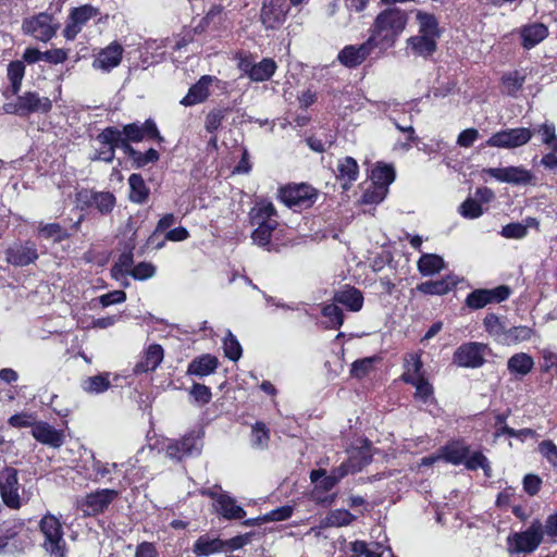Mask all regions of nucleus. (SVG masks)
Returning a JSON list of instances; mask_svg holds the SVG:
<instances>
[{
	"mask_svg": "<svg viewBox=\"0 0 557 557\" xmlns=\"http://www.w3.org/2000/svg\"><path fill=\"white\" fill-rule=\"evenodd\" d=\"M407 22L406 11L388 7L376 15L370 28L369 39L381 50L392 48L404 32Z\"/></svg>",
	"mask_w": 557,
	"mask_h": 557,
	"instance_id": "nucleus-1",
	"label": "nucleus"
},
{
	"mask_svg": "<svg viewBox=\"0 0 557 557\" xmlns=\"http://www.w3.org/2000/svg\"><path fill=\"white\" fill-rule=\"evenodd\" d=\"M544 529L540 520H534L523 532H515L507 537V550L510 555L531 553L543 541Z\"/></svg>",
	"mask_w": 557,
	"mask_h": 557,
	"instance_id": "nucleus-2",
	"label": "nucleus"
},
{
	"mask_svg": "<svg viewBox=\"0 0 557 557\" xmlns=\"http://www.w3.org/2000/svg\"><path fill=\"white\" fill-rule=\"evenodd\" d=\"M52 109V102L48 97H40L34 91H26L18 96L14 102L7 103V113L26 116L32 113H48Z\"/></svg>",
	"mask_w": 557,
	"mask_h": 557,
	"instance_id": "nucleus-3",
	"label": "nucleus"
},
{
	"mask_svg": "<svg viewBox=\"0 0 557 557\" xmlns=\"http://www.w3.org/2000/svg\"><path fill=\"white\" fill-rule=\"evenodd\" d=\"M40 531L45 536L44 547L54 557H64L62 525L52 515H46L40 521Z\"/></svg>",
	"mask_w": 557,
	"mask_h": 557,
	"instance_id": "nucleus-4",
	"label": "nucleus"
},
{
	"mask_svg": "<svg viewBox=\"0 0 557 557\" xmlns=\"http://www.w3.org/2000/svg\"><path fill=\"white\" fill-rule=\"evenodd\" d=\"M317 190L307 184L286 186L281 188L280 197L289 208L307 209L311 207L317 199Z\"/></svg>",
	"mask_w": 557,
	"mask_h": 557,
	"instance_id": "nucleus-5",
	"label": "nucleus"
},
{
	"mask_svg": "<svg viewBox=\"0 0 557 557\" xmlns=\"http://www.w3.org/2000/svg\"><path fill=\"white\" fill-rule=\"evenodd\" d=\"M533 131L527 127L508 128L493 134L485 143L487 147L513 149L530 141Z\"/></svg>",
	"mask_w": 557,
	"mask_h": 557,
	"instance_id": "nucleus-6",
	"label": "nucleus"
},
{
	"mask_svg": "<svg viewBox=\"0 0 557 557\" xmlns=\"http://www.w3.org/2000/svg\"><path fill=\"white\" fill-rule=\"evenodd\" d=\"M17 470L7 467L0 471V495L3 503L12 508L18 509L22 505L20 494Z\"/></svg>",
	"mask_w": 557,
	"mask_h": 557,
	"instance_id": "nucleus-7",
	"label": "nucleus"
},
{
	"mask_svg": "<svg viewBox=\"0 0 557 557\" xmlns=\"http://www.w3.org/2000/svg\"><path fill=\"white\" fill-rule=\"evenodd\" d=\"M486 345L476 342L462 344L454 352V363L462 368H480L484 364Z\"/></svg>",
	"mask_w": 557,
	"mask_h": 557,
	"instance_id": "nucleus-8",
	"label": "nucleus"
},
{
	"mask_svg": "<svg viewBox=\"0 0 557 557\" xmlns=\"http://www.w3.org/2000/svg\"><path fill=\"white\" fill-rule=\"evenodd\" d=\"M117 494L119 493L115 490L109 488L96 491L95 493H90L78 500V508L85 516H96L103 512Z\"/></svg>",
	"mask_w": 557,
	"mask_h": 557,
	"instance_id": "nucleus-9",
	"label": "nucleus"
},
{
	"mask_svg": "<svg viewBox=\"0 0 557 557\" xmlns=\"http://www.w3.org/2000/svg\"><path fill=\"white\" fill-rule=\"evenodd\" d=\"M22 29L25 34L32 35L40 41L50 40L57 32V27L52 23V16L47 13H39L36 16L26 18L23 22Z\"/></svg>",
	"mask_w": 557,
	"mask_h": 557,
	"instance_id": "nucleus-10",
	"label": "nucleus"
},
{
	"mask_svg": "<svg viewBox=\"0 0 557 557\" xmlns=\"http://www.w3.org/2000/svg\"><path fill=\"white\" fill-rule=\"evenodd\" d=\"M287 13L285 0H263L260 21L267 29H277L285 22Z\"/></svg>",
	"mask_w": 557,
	"mask_h": 557,
	"instance_id": "nucleus-11",
	"label": "nucleus"
},
{
	"mask_svg": "<svg viewBox=\"0 0 557 557\" xmlns=\"http://www.w3.org/2000/svg\"><path fill=\"white\" fill-rule=\"evenodd\" d=\"M510 296V288L500 285L492 289H475L466 299V305L474 310L481 309L488 304L502 302Z\"/></svg>",
	"mask_w": 557,
	"mask_h": 557,
	"instance_id": "nucleus-12",
	"label": "nucleus"
},
{
	"mask_svg": "<svg viewBox=\"0 0 557 557\" xmlns=\"http://www.w3.org/2000/svg\"><path fill=\"white\" fill-rule=\"evenodd\" d=\"M201 440L194 433L185 435L182 440L174 441L166 446V456L176 461L186 457L199 455L201 451Z\"/></svg>",
	"mask_w": 557,
	"mask_h": 557,
	"instance_id": "nucleus-13",
	"label": "nucleus"
},
{
	"mask_svg": "<svg viewBox=\"0 0 557 557\" xmlns=\"http://www.w3.org/2000/svg\"><path fill=\"white\" fill-rule=\"evenodd\" d=\"M491 177L513 185L533 184L534 175L523 166L490 168L484 170Z\"/></svg>",
	"mask_w": 557,
	"mask_h": 557,
	"instance_id": "nucleus-14",
	"label": "nucleus"
},
{
	"mask_svg": "<svg viewBox=\"0 0 557 557\" xmlns=\"http://www.w3.org/2000/svg\"><path fill=\"white\" fill-rule=\"evenodd\" d=\"M23 530L21 521L3 522L0 529V553L14 554L23 549L20 533Z\"/></svg>",
	"mask_w": 557,
	"mask_h": 557,
	"instance_id": "nucleus-15",
	"label": "nucleus"
},
{
	"mask_svg": "<svg viewBox=\"0 0 557 557\" xmlns=\"http://www.w3.org/2000/svg\"><path fill=\"white\" fill-rule=\"evenodd\" d=\"M38 259L36 245L33 242L14 245L7 249L5 260L15 267H25Z\"/></svg>",
	"mask_w": 557,
	"mask_h": 557,
	"instance_id": "nucleus-16",
	"label": "nucleus"
},
{
	"mask_svg": "<svg viewBox=\"0 0 557 557\" xmlns=\"http://www.w3.org/2000/svg\"><path fill=\"white\" fill-rule=\"evenodd\" d=\"M376 46L368 40L359 46H346L338 53V61L347 67H356L361 64Z\"/></svg>",
	"mask_w": 557,
	"mask_h": 557,
	"instance_id": "nucleus-17",
	"label": "nucleus"
},
{
	"mask_svg": "<svg viewBox=\"0 0 557 557\" xmlns=\"http://www.w3.org/2000/svg\"><path fill=\"white\" fill-rule=\"evenodd\" d=\"M215 500L216 511L228 520L243 519L246 511L243 507L236 504V500L227 494H214L212 492H203Z\"/></svg>",
	"mask_w": 557,
	"mask_h": 557,
	"instance_id": "nucleus-18",
	"label": "nucleus"
},
{
	"mask_svg": "<svg viewBox=\"0 0 557 557\" xmlns=\"http://www.w3.org/2000/svg\"><path fill=\"white\" fill-rule=\"evenodd\" d=\"M122 53V46L117 42H112L98 53L92 62V66L109 72L121 63Z\"/></svg>",
	"mask_w": 557,
	"mask_h": 557,
	"instance_id": "nucleus-19",
	"label": "nucleus"
},
{
	"mask_svg": "<svg viewBox=\"0 0 557 557\" xmlns=\"http://www.w3.org/2000/svg\"><path fill=\"white\" fill-rule=\"evenodd\" d=\"M32 435L36 441L52 448H59L64 443L63 432L54 429L47 422L35 423L33 425Z\"/></svg>",
	"mask_w": 557,
	"mask_h": 557,
	"instance_id": "nucleus-20",
	"label": "nucleus"
},
{
	"mask_svg": "<svg viewBox=\"0 0 557 557\" xmlns=\"http://www.w3.org/2000/svg\"><path fill=\"white\" fill-rule=\"evenodd\" d=\"M521 45L524 49L530 50L541 44L549 35L548 27L543 23H531L523 25L519 29Z\"/></svg>",
	"mask_w": 557,
	"mask_h": 557,
	"instance_id": "nucleus-21",
	"label": "nucleus"
},
{
	"mask_svg": "<svg viewBox=\"0 0 557 557\" xmlns=\"http://www.w3.org/2000/svg\"><path fill=\"white\" fill-rule=\"evenodd\" d=\"M163 357L164 350L161 345L152 344L148 346L143 359L136 363L134 372L138 374L154 371L162 362Z\"/></svg>",
	"mask_w": 557,
	"mask_h": 557,
	"instance_id": "nucleus-22",
	"label": "nucleus"
},
{
	"mask_svg": "<svg viewBox=\"0 0 557 557\" xmlns=\"http://www.w3.org/2000/svg\"><path fill=\"white\" fill-rule=\"evenodd\" d=\"M212 82V76H201L200 79L189 88L187 95L181 100V104L190 107L203 102L209 96V87Z\"/></svg>",
	"mask_w": 557,
	"mask_h": 557,
	"instance_id": "nucleus-23",
	"label": "nucleus"
},
{
	"mask_svg": "<svg viewBox=\"0 0 557 557\" xmlns=\"http://www.w3.org/2000/svg\"><path fill=\"white\" fill-rule=\"evenodd\" d=\"M97 140L100 144H113L115 148H121L131 159L136 154L137 150H135L129 145V139L123 136V133L115 127H107L104 128L98 136Z\"/></svg>",
	"mask_w": 557,
	"mask_h": 557,
	"instance_id": "nucleus-24",
	"label": "nucleus"
},
{
	"mask_svg": "<svg viewBox=\"0 0 557 557\" xmlns=\"http://www.w3.org/2000/svg\"><path fill=\"white\" fill-rule=\"evenodd\" d=\"M250 220L252 225H264L270 222H277V212L272 202L267 200L258 201L250 210Z\"/></svg>",
	"mask_w": 557,
	"mask_h": 557,
	"instance_id": "nucleus-25",
	"label": "nucleus"
},
{
	"mask_svg": "<svg viewBox=\"0 0 557 557\" xmlns=\"http://www.w3.org/2000/svg\"><path fill=\"white\" fill-rule=\"evenodd\" d=\"M437 38L426 35H416L407 39V47L419 57L428 58L432 55L436 48Z\"/></svg>",
	"mask_w": 557,
	"mask_h": 557,
	"instance_id": "nucleus-26",
	"label": "nucleus"
},
{
	"mask_svg": "<svg viewBox=\"0 0 557 557\" xmlns=\"http://www.w3.org/2000/svg\"><path fill=\"white\" fill-rule=\"evenodd\" d=\"M81 199H86V201L97 208L101 213L106 214L112 211L115 206V197L113 194L108 191L101 193H91L88 190L81 191L78 194Z\"/></svg>",
	"mask_w": 557,
	"mask_h": 557,
	"instance_id": "nucleus-27",
	"label": "nucleus"
},
{
	"mask_svg": "<svg viewBox=\"0 0 557 557\" xmlns=\"http://www.w3.org/2000/svg\"><path fill=\"white\" fill-rule=\"evenodd\" d=\"M218 366H219L218 358L210 354H206L198 358H195L188 364L187 374L196 375L199 377L207 376V375L214 373Z\"/></svg>",
	"mask_w": 557,
	"mask_h": 557,
	"instance_id": "nucleus-28",
	"label": "nucleus"
},
{
	"mask_svg": "<svg viewBox=\"0 0 557 557\" xmlns=\"http://www.w3.org/2000/svg\"><path fill=\"white\" fill-rule=\"evenodd\" d=\"M334 301L347 307L350 311L357 312L363 306L362 293L355 288L346 286L334 294Z\"/></svg>",
	"mask_w": 557,
	"mask_h": 557,
	"instance_id": "nucleus-29",
	"label": "nucleus"
},
{
	"mask_svg": "<svg viewBox=\"0 0 557 557\" xmlns=\"http://www.w3.org/2000/svg\"><path fill=\"white\" fill-rule=\"evenodd\" d=\"M359 166L357 161L351 157H345L337 163L336 177L343 182V188H349L350 184L357 181Z\"/></svg>",
	"mask_w": 557,
	"mask_h": 557,
	"instance_id": "nucleus-30",
	"label": "nucleus"
},
{
	"mask_svg": "<svg viewBox=\"0 0 557 557\" xmlns=\"http://www.w3.org/2000/svg\"><path fill=\"white\" fill-rule=\"evenodd\" d=\"M527 70H513L504 73L500 78L503 90L509 96H516L519 92L527 79Z\"/></svg>",
	"mask_w": 557,
	"mask_h": 557,
	"instance_id": "nucleus-31",
	"label": "nucleus"
},
{
	"mask_svg": "<svg viewBox=\"0 0 557 557\" xmlns=\"http://www.w3.org/2000/svg\"><path fill=\"white\" fill-rule=\"evenodd\" d=\"M534 367L533 358L525 352H518L511 356L507 361V369L510 373L524 376L529 374Z\"/></svg>",
	"mask_w": 557,
	"mask_h": 557,
	"instance_id": "nucleus-32",
	"label": "nucleus"
},
{
	"mask_svg": "<svg viewBox=\"0 0 557 557\" xmlns=\"http://www.w3.org/2000/svg\"><path fill=\"white\" fill-rule=\"evenodd\" d=\"M81 386L87 394H101L111 386L110 373L104 372L92 376L85 377Z\"/></svg>",
	"mask_w": 557,
	"mask_h": 557,
	"instance_id": "nucleus-33",
	"label": "nucleus"
},
{
	"mask_svg": "<svg viewBox=\"0 0 557 557\" xmlns=\"http://www.w3.org/2000/svg\"><path fill=\"white\" fill-rule=\"evenodd\" d=\"M469 455V447L462 443H453L442 448L441 458L453 465L465 463L466 458Z\"/></svg>",
	"mask_w": 557,
	"mask_h": 557,
	"instance_id": "nucleus-34",
	"label": "nucleus"
},
{
	"mask_svg": "<svg viewBox=\"0 0 557 557\" xmlns=\"http://www.w3.org/2000/svg\"><path fill=\"white\" fill-rule=\"evenodd\" d=\"M457 282L451 277L436 281H426L417 286V289L426 295H444L447 294Z\"/></svg>",
	"mask_w": 557,
	"mask_h": 557,
	"instance_id": "nucleus-35",
	"label": "nucleus"
},
{
	"mask_svg": "<svg viewBox=\"0 0 557 557\" xmlns=\"http://www.w3.org/2000/svg\"><path fill=\"white\" fill-rule=\"evenodd\" d=\"M276 67V63L273 59H262L250 69V79L253 82L268 81L274 75Z\"/></svg>",
	"mask_w": 557,
	"mask_h": 557,
	"instance_id": "nucleus-36",
	"label": "nucleus"
},
{
	"mask_svg": "<svg viewBox=\"0 0 557 557\" xmlns=\"http://www.w3.org/2000/svg\"><path fill=\"white\" fill-rule=\"evenodd\" d=\"M129 184V199L136 203H143L148 199L149 188L146 186V183L140 174L133 173L128 177Z\"/></svg>",
	"mask_w": 557,
	"mask_h": 557,
	"instance_id": "nucleus-37",
	"label": "nucleus"
},
{
	"mask_svg": "<svg viewBox=\"0 0 557 557\" xmlns=\"http://www.w3.org/2000/svg\"><path fill=\"white\" fill-rule=\"evenodd\" d=\"M405 372L401 375V380L406 383L413 382L417 379L422 377V361L419 354H409L405 358Z\"/></svg>",
	"mask_w": 557,
	"mask_h": 557,
	"instance_id": "nucleus-38",
	"label": "nucleus"
},
{
	"mask_svg": "<svg viewBox=\"0 0 557 557\" xmlns=\"http://www.w3.org/2000/svg\"><path fill=\"white\" fill-rule=\"evenodd\" d=\"M417 21L419 24V34L440 38V29L436 17L433 14L418 11Z\"/></svg>",
	"mask_w": 557,
	"mask_h": 557,
	"instance_id": "nucleus-39",
	"label": "nucleus"
},
{
	"mask_svg": "<svg viewBox=\"0 0 557 557\" xmlns=\"http://www.w3.org/2000/svg\"><path fill=\"white\" fill-rule=\"evenodd\" d=\"M7 75L11 84L10 90L12 95H17L21 90L22 81L25 75L24 62L20 60L10 62L7 70Z\"/></svg>",
	"mask_w": 557,
	"mask_h": 557,
	"instance_id": "nucleus-40",
	"label": "nucleus"
},
{
	"mask_svg": "<svg viewBox=\"0 0 557 557\" xmlns=\"http://www.w3.org/2000/svg\"><path fill=\"white\" fill-rule=\"evenodd\" d=\"M444 268L442 257L432 253L423 255L418 261V269L424 276L433 275Z\"/></svg>",
	"mask_w": 557,
	"mask_h": 557,
	"instance_id": "nucleus-41",
	"label": "nucleus"
},
{
	"mask_svg": "<svg viewBox=\"0 0 557 557\" xmlns=\"http://www.w3.org/2000/svg\"><path fill=\"white\" fill-rule=\"evenodd\" d=\"M369 462H370L369 458H363V462H359V461H357L356 456H350V458L347 461L342 462L341 466H338L337 468H334L331 471V474L334 476V479H336L337 482H339L342 479H344L349 473H355V472L360 471L362 469V467Z\"/></svg>",
	"mask_w": 557,
	"mask_h": 557,
	"instance_id": "nucleus-42",
	"label": "nucleus"
},
{
	"mask_svg": "<svg viewBox=\"0 0 557 557\" xmlns=\"http://www.w3.org/2000/svg\"><path fill=\"white\" fill-rule=\"evenodd\" d=\"M223 548V541L219 539L210 540L206 536H200L194 545V553L197 556H208L213 553L220 552Z\"/></svg>",
	"mask_w": 557,
	"mask_h": 557,
	"instance_id": "nucleus-43",
	"label": "nucleus"
},
{
	"mask_svg": "<svg viewBox=\"0 0 557 557\" xmlns=\"http://www.w3.org/2000/svg\"><path fill=\"white\" fill-rule=\"evenodd\" d=\"M371 180L373 184L388 189V185L395 180V170L392 165L377 164L372 170Z\"/></svg>",
	"mask_w": 557,
	"mask_h": 557,
	"instance_id": "nucleus-44",
	"label": "nucleus"
},
{
	"mask_svg": "<svg viewBox=\"0 0 557 557\" xmlns=\"http://www.w3.org/2000/svg\"><path fill=\"white\" fill-rule=\"evenodd\" d=\"M223 7L215 4L207 12V14L200 20L194 28L195 33L201 34L209 26H218L222 23Z\"/></svg>",
	"mask_w": 557,
	"mask_h": 557,
	"instance_id": "nucleus-45",
	"label": "nucleus"
},
{
	"mask_svg": "<svg viewBox=\"0 0 557 557\" xmlns=\"http://www.w3.org/2000/svg\"><path fill=\"white\" fill-rule=\"evenodd\" d=\"M531 336L532 330L529 326H512L505 330L500 342L506 345H512L528 341L531 338Z\"/></svg>",
	"mask_w": 557,
	"mask_h": 557,
	"instance_id": "nucleus-46",
	"label": "nucleus"
},
{
	"mask_svg": "<svg viewBox=\"0 0 557 557\" xmlns=\"http://www.w3.org/2000/svg\"><path fill=\"white\" fill-rule=\"evenodd\" d=\"M99 14V10L90 4L74 8L71 11L70 20L73 21L81 29L92 17Z\"/></svg>",
	"mask_w": 557,
	"mask_h": 557,
	"instance_id": "nucleus-47",
	"label": "nucleus"
},
{
	"mask_svg": "<svg viewBox=\"0 0 557 557\" xmlns=\"http://www.w3.org/2000/svg\"><path fill=\"white\" fill-rule=\"evenodd\" d=\"M38 232L41 236L47 239H53L55 243H61L62 240L70 237V234L58 223H48L42 224L38 227Z\"/></svg>",
	"mask_w": 557,
	"mask_h": 557,
	"instance_id": "nucleus-48",
	"label": "nucleus"
},
{
	"mask_svg": "<svg viewBox=\"0 0 557 557\" xmlns=\"http://www.w3.org/2000/svg\"><path fill=\"white\" fill-rule=\"evenodd\" d=\"M277 225L278 222H270V224L256 225L257 228L251 234L253 243L260 247L268 246L272 238V232L277 227Z\"/></svg>",
	"mask_w": 557,
	"mask_h": 557,
	"instance_id": "nucleus-49",
	"label": "nucleus"
},
{
	"mask_svg": "<svg viewBox=\"0 0 557 557\" xmlns=\"http://www.w3.org/2000/svg\"><path fill=\"white\" fill-rule=\"evenodd\" d=\"M465 466L469 470H476L481 468L487 478L492 476V469L488 459L480 451H475L471 456L468 455L465 460Z\"/></svg>",
	"mask_w": 557,
	"mask_h": 557,
	"instance_id": "nucleus-50",
	"label": "nucleus"
},
{
	"mask_svg": "<svg viewBox=\"0 0 557 557\" xmlns=\"http://www.w3.org/2000/svg\"><path fill=\"white\" fill-rule=\"evenodd\" d=\"M223 349L225 357H227L230 360L237 361L242 357V346L231 331H227L223 341Z\"/></svg>",
	"mask_w": 557,
	"mask_h": 557,
	"instance_id": "nucleus-51",
	"label": "nucleus"
},
{
	"mask_svg": "<svg viewBox=\"0 0 557 557\" xmlns=\"http://www.w3.org/2000/svg\"><path fill=\"white\" fill-rule=\"evenodd\" d=\"M322 314L329 320L327 327L338 329L344 323V313L336 304H330L323 307Z\"/></svg>",
	"mask_w": 557,
	"mask_h": 557,
	"instance_id": "nucleus-52",
	"label": "nucleus"
},
{
	"mask_svg": "<svg viewBox=\"0 0 557 557\" xmlns=\"http://www.w3.org/2000/svg\"><path fill=\"white\" fill-rule=\"evenodd\" d=\"M483 324L485 330L493 336L497 337L499 341H502V337L505 333L506 327L504 326L500 319L493 313L487 314L484 320Z\"/></svg>",
	"mask_w": 557,
	"mask_h": 557,
	"instance_id": "nucleus-53",
	"label": "nucleus"
},
{
	"mask_svg": "<svg viewBox=\"0 0 557 557\" xmlns=\"http://www.w3.org/2000/svg\"><path fill=\"white\" fill-rule=\"evenodd\" d=\"M536 132L542 136L543 144L547 145L554 152H557V136L555 133V125L552 123H544L539 126Z\"/></svg>",
	"mask_w": 557,
	"mask_h": 557,
	"instance_id": "nucleus-54",
	"label": "nucleus"
},
{
	"mask_svg": "<svg viewBox=\"0 0 557 557\" xmlns=\"http://www.w3.org/2000/svg\"><path fill=\"white\" fill-rule=\"evenodd\" d=\"M459 213L466 219H476L482 215L483 210L479 201L468 198L460 205Z\"/></svg>",
	"mask_w": 557,
	"mask_h": 557,
	"instance_id": "nucleus-55",
	"label": "nucleus"
},
{
	"mask_svg": "<svg viewBox=\"0 0 557 557\" xmlns=\"http://www.w3.org/2000/svg\"><path fill=\"white\" fill-rule=\"evenodd\" d=\"M386 195L387 188L373 184L372 187L363 193L362 202L367 205L380 203L385 199Z\"/></svg>",
	"mask_w": 557,
	"mask_h": 557,
	"instance_id": "nucleus-56",
	"label": "nucleus"
},
{
	"mask_svg": "<svg viewBox=\"0 0 557 557\" xmlns=\"http://www.w3.org/2000/svg\"><path fill=\"white\" fill-rule=\"evenodd\" d=\"M408 384L416 387L414 397L423 403H426L433 395V387L424 376L417 379L413 382H409Z\"/></svg>",
	"mask_w": 557,
	"mask_h": 557,
	"instance_id": "nucleus-57",
	"label": "nucleus"
},
{
	"mask_svg": "<svg viewBox=\"0 0 557 557\" xmlns=\"http://www.w3.org/2000/svg\"><path fill=\"white\" fill-rule=\"evenodd\" d=\"M270 440L269 430L262 422H257L252 426V445L258 448H264Z\"/></svg>",
	"mask_w": 557,
	"mask_h": 557,
	"instance_id": "nucleus-58",
	"label": "nucleus"
},
{
	"mask_svg": "<svg viewBox=\"0 0 557 557\" xmlns=\"http://www.w3.org/2000/svg\"><path fill=\"white\" fill-rule=\"evenodd\" d=\"M226 111V109H214L207 114L205 123L207 132L214 133L221 126Z\"/></svg>",
	"mask_w": 557,
	"mask_h": 557,
	"instance_id": "nucleus-59",
	"label": "nucleus"
},
{
	"mask_svg": "<svg viewBox=\"0 0 557 557\" xmlns=\"http://www.w3.org/2000/svg\"><path fill=\"white\" fill-rule=\"evenodd\" d=\"M154 274L156 267L150 262H139L131 271V276L138 281L151 278Z\"/></svg>",
	"mask_w": 557,
	"mask_h": 557,
	"instance_id": "nucleus-60",
	"label": "nucleus"
},
{
	"mask_svg": "<svg viewBox=\"0 0 557 557\" xmlns=\"http://www.w3.org/2000/svg\"><path fill=\"white\" fill-rule=\"evenodd\" d=\"M373 361H374L373 358H364V359L356 360L351 364V369H350L351 376L357 377V379H362L366 375H368L373 368Z\"/></svg>",
	"mask_w": 557,
	"mask_h": 557,
	"instance_id": "nucleus-61",
	"label": "nucleus"
},
{
	"mask_svg": "<svg viewBox=\"0 0 557 557\" xmlns=\"http://www.w3.org/2000/svg\"><path fill=\"white\" fill-rule=\"evenodd\" d=\"M500 235L505 238L521 239L528 235V231L522 223H509L503 226Z\"/></svg>",
	"mask_w": 557,
	"mask_h": 557,
	"instance_id": "nucleus-62",
	"label": "nucleus"
},
{
	"mask_svg": "<svg viewBox=\"0 0 557 557\" xmlns=\"http://www.w3.org/2000/svg\"><path fill=\"white\" fill-rule=\"evenodd\" d=\"M354 520V516L346 509H337L327 516V522L331 525H347Z\"/></svg>",
	"mask_w": 557,
	"mask_h": 557,
	"instance_id": "nucleus-63",
	"label": "nucleus"
},
{
	"mask_svg": "<svg viewBox=\"0 0 557 557\" xmlns=\"http://www.w3.org/2000/svg\"><path fill=\"white\" fill-rule=\"evenodd\" d=\"M539 451L553 467L557 468V446L552 441L541 442Z\"/></svg>",
	"mask_w": 557,
	"mask_h": 557,
	"instance_id": "nucleus-64",
	"label": "nucleus"
}]
</instances>
